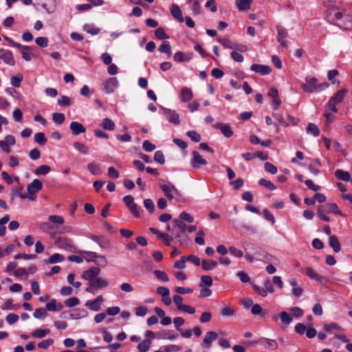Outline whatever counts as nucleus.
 <instances>
[{"instance_id": "f257e3e1", "label": "nucleus", "mask_w": 352, "mask_h": 352, "mask_svg": "<svg viewBox=\"0 0 352 352\" xmlns=\"http://www.w3.org/2000/svg\"><path fill=\"white\" fill-rule=\"evenodd\" d=\"M100 269L98 267H92L85 271L82 278L88 280L89 285L94 288H104L108 286V281L103 278L98 277Z\"/></svg>"}, {"instance_id": "f03ea898", "label": "nucleus", "mask_w": 352, "mask_h": 352, "mask_svg": "<svg viewBox=\"0 0 352 352\" xmlns=\"http://www.w3.org/2000/svg\"><path fill=\"white\" fill-rule=\"evenodd\" d=\"M328 82L318 83V80L314 76H307L305 82L301 85L302 89L307 93L320 92L329 87Z\"/></svg>"}, {"instance_id": "7ed1b4c3", "label": "nucleus", "mask_w": 352, "mask_h": 352, "mask_svg": "<svg viewBox=\"0 0 352 352\" xmlns=\"http://www.w3.org/2000/svg\"><path fill=\"white\" fill-rule=\"evenodd\" d=\"M347 92L348 91L346 89H342L338 91L326 104V108L334 113H337L338 109L336 108V105L342 102Z\"/></svg>"}, {"instance_id": "20e7f679", "label": "nucleus", "mask_w": 352, "mask_h": 352, "mask_svg": "<svg viewBox=\"0 0 352 352\" xmlns=\"http://www.w3.org/2000/svg\"><path fill=\"white\" fill-rule=\"evenodd\" d=\"M54 244L56 247L70 252H78L73 241L67 237L58 236L56 239Z\"/></svg>"}, {"instance_id": "39448f33", "label": "nucleus", "mask_w": 352, "mask_h": 352, "mask_svg": "<svg viewBox=\"0 0 352 352\" xmlns=\"http://www.w3.org/2000/svg\"><path fill=\"white\" fill-rule=\"evenodd\" d=\"M43 188V183L38 179H35L31 184L28 186L27 198L34 201L36 199V193L41 190Z\"/></svg>"}, {"instance_id": "423d86ee", "label": "nucleus", "mask_w": 352, "mask_h": 352, "mask_svg": "<svg viewBox=\"0 0 352 352\" xmlns=\"http://www.w3.org/2000/svg\"><path fill=\"white\" fill-rule=\"evenodd\" d=\"M65 318L69 319H80L85 318L87 316L85 309H69L63 313Z\"/></svg>"}, {"instance_id": "0eeeda50", "label": "nucleus", "mask_w": 352, "mask_h": 352, "mask_svg": "<svg viewBox=\"0 0 352 352\" xmlns=\"http://www.w3.org/2000/svg\"><path fill=\"white\" fill-rule=\"evenodd\" d=\"M157 293L162 296V301L166 306H169L171 302V298H170L169 289L164 286H160L157 288Z\"/></svg>"}, {"instance_id": "6e6552de", "label": "nucleus", "mask_w": 352, "mask_h": 352, "mask_svg": "<svg viewBox=\"0 0 352 352\" xmlns=\"http://www.w3.org/2000/svg\"><path fill=\"white\" fill-rule=\"evenodd\" d=\"M104 91L106 94H111L118 87V81L116 78L111 77L103 82Z\"/></svg>"}, {"instance_id": "1a4fd4ad", "label": "nucleus", "mask_w": 352, "mask_h": 352, "mask_svg": "<svg viewBox=\"0 0 352 352\" xmlns=\"http://www.w3.org/2000/svg\"><path fill=\"white\" fill-rule=\"evenodd\" d=\"M217 338V333L212 331H208L205 335L201 345L205 349H210L211 347L212 342L216 340Z\"/></svg>"}, {"instance_id": "9d476101", "label": "nucleus", "mask_w": 352, "mask_h": 352, "mask_svg": "<svg viewBox=\"0 0 352 352\" xmlns=\"http://www.w3.org/2000/svg\"><path fill=\"white\" fill-rule=\"evenodd\" d=\"M192 159L191 160V166L194 168H199L200 166L206 165L208 164L207 161L202 158L199 153L197 151H193L192 153Z\"/></svg>"}, {"instance_id": "9b49d317", "label": "nucleus", "mask_w": 352, "mask_h": 352, "mask_svg": "<svg viewBox=\"0 0 352 352\" xmlns=\"http://www.w3.org/2000/svg\"><path fill=\"white\" fill-rule=\"evenodd\" d=\"M0 58L2 59L5 63L10 65H14L15 61L12 53L10 50L1 49L0 50Z\"/></svg>"}, {"instance_id": "f8f14e48", "label": "nucleus", "mask_w": 352, "mask_h": 352, "mask_svg": "<svg viewBox=\"0 0 352 352\" xmlns=\"http://www.w3.org/2000/svg\"><path fill=\"white\" fill-rule=\"evenodd\" d=\"M267 96L273 99L272 106L274 110L278 109L281 104V100L278 96V91L276 88H270L268 91Z\"/></svg>"}, {"instance_id": "ddd939ff", "label": "nucleus", "mask_w": 352, "mask_h": 352, "mask_svg": "<svg viewBox=\"0 0 352 352\" xmlns=\"http://www.w3.org/2000/svg\"><path fill=\"white\" fill-rule=\"evenodd\" d=\"M250 69L261 75H267L271 73L272 69L268 65H263L260 64H253L250 67Z\"/></svg>"}, {"instance_id": "4468645a", "label": "nucleus", "mask_w": 352, "mask_h": 352, "mask_svg": "<svg viewBox=\"0 0 352 352\" xmlns=\"http://www.w3.org/2000/svg\"><path fill=\"white\" fill-rule=\"evenodd\" d=\"M162 109L170 122L174 124H179L180 123L179 114L175 111H172L167 108Z\"/></svg>"}, {"instance_id": "2eb2a0df", "label": "nucleus", "mask_w": 352, "mask_h": 352, "mask_svg": "<svg viewBox=\"0 0 352 352\" xmlns=\"http://www.w3.org/2000/svg\"><path fill=\"white\" fill-rule=\"evenodd\" d=\"M277 33V40L280 43L281 47L285 49L287 48V43L285 41V38L287 36V31L285 28L278 25Z\"/></svg>"}, {"instance_id": "dca6fc26", "label": "nucleus", "mask_w": 352, "mask_h": 352, "mask_svg": "<svg viewBox=\"0 0 352 352\" xmlns=\"http://www.w3.org/2000/svg\"><path fill=\"white\" fill-rule=\"evenodd\" d=\"M162 190L164 192L165 196L168 200H172L174 197L173 192L178 194V190L173 186H169L166 184H162L160 186Z\"/></svg>"}, {"instance_id": "f3484780", "label": "nucleus", "mask_w": 352, "mask_h": 352, "mask_svg": "<svg viewBox=\"0 0 352 352\" xmlns=\"http://www.w3.org/2000/svg\"><path fill=\"white\" fill-rule=\"evenodd\" d=\"M214 128L219 129L223 135L228 138H230L233 135V131L230 125L219 122L213 125Z\"/></svg>"}, {"instance_id": "a211bd4d", "label": "nucleus", "mask_w": 352, "mask_h": 352, "mask_svg": "<svg viewBox=\"0 0 352 352\" xmlns=\"http://www.w3.org/2000/svg\"><path fill=\"white\" fill-rule=\"evenodd\" d=\"M258 343L264 346L266 349L269 350H275L278 346V343L276 340L264 338H261L258 341Z\"/></svg>"}, {"instance_id": "6ab92c4d", "label": "nucleus", "mask_w": 352, "mask_h": 352, "mask_svg": "<svg viewBox=\"0 0 352 352\" xmlns=\"http://www.w3.org/2000/svg\"><path fill=\"white\" fill-rule=\"evenodd\" d=\"M173 223L174 224L175 227L177 228L176 237L180 238L181 234L184 233L186 230L187 229V225L179 219H175L173 221Z\"/></svg>"}, {"instance_id": "aec40b11", "label": "nucleus", "mask_w": 352, "mask_h": 352, "mask_svg": "<svg viewBox=\"0 0 352 352\" xmlns=\"http://www.w3.org/2000/svg\"><path fill=\"white\" fill-rule=\"evenodd\" d=\"M170 13L172 16L179 22L183 23L184 18L183 17L181 9L177 5L173 4L170 7Z\"/></svg>"}, {"instance_id": "412c9836", "label": "nucleus", "mask_w": 352, "mask_h": 352, "mask_svg": "<svg viewBox=\"0 0 352 352\" xmlns=\"http://www.w3.org/2000/svg\"><path fill=\"white\" fill-rule=\"evenodd\" d=\"M278 318H280L281 322L284 325H288L292 322V318L286 311H282L280 315H274L272 319L276 321Z\"/></svg>"}, {"instance_id": "4be33fe9", "label": "nucleus", "mask_w": 352, "mask_h": 352, "mask_svg": "<svg viewBox=\"0 0 352 352\" xmlns=\"http://www.w3.org/2000/svg\"><path fill=\"white\" fill-rule=\"evenodd\" d=\"M70 129L72 131V134L74 135H78L86 131L85 127L78 122H72L70 124Z\"/></svg>"}, {"instance_id": "5701e85b", "label": "nucleus", "mask_w": 352, "mask_h": 352, "mask_svg": "<svg viewBox=\"0 0 352 352\" xmlns=\"http://www.w3.org/2000/svg\"><path fill=\"white\" fill-rule=\"evenodd\" d=\"M323 208L325 209V212L327 213L332 212L336 214H339L342 217H344V215L339 210L337 204L335 203H327L324 204Z\"/></svg>"}, {"instance_id": "b1692460", "label": "nucleus", "mask_w": 352, "mask_h": 352, "mask_svg": "<svg viewBox=\"0 0 352 352\" xmlns=\"http://www.w3.org/2000/svg\"><path fill=\"white\" fill-rule=\"evenodd\" d=\"M192 57V54H185L181 51L177 52L173 59L175 62H187L189 61Z\"/></svg>"}, {"instance_id": "393cba45", "label": "nucleus", "mask_w": 352, "mask_h": 352, "mask_svg": "<svg viewBox=\"0 0 352 352\" xmlns=\"http://www.w3.org/2000/svg\"><path fill=\"white\" fill-rule=\"evenodd\" d=\"M193 96L192 91L188 87H183L181 90L180 100L183 102H186L192 99Z\"/></svg>"}, {"instance_id": "a878e982", "label": "nucleus", "mask_w": 352, "mask_h": 352, "mask_svg": "<svg viewBox=\"0 0 352 352\" xmlns=\"http://www.w3.org/2000/svg\"><path fill=\"white\" fill-rule=\"evenodd\" d=\"M329 245L333 248L335 252H339L341 250V245L338 237L335 235L329 236Z\"/></svg>"}, {"instance_id": "bb28decb", "label": "nucleus", "mask_w": 352, "mask_h": 352, "mask_svg": "<svg viewBox=\"0 0 352 352\" xmlns=\"http://www.w3.org/2000/svg\"><path fill=\"white\" fill-rule=\"evenodd\" d=\"M306 274L311 278L319 281L322 282L324 280H325V278L322 276L319 275L317 274L311 267H307L305 269Z\"/></svg>"}, {"instance_id": "cd10ccee", "label": "nucleus", "mask_w": 352, "mask_h": 352, "mask_svg": "<svg viewBox=\"0 0 352 352\" xmlns=\"http://www.w3.org/2000/svg\"><path fill=\"white\" fill-rule=\"evenodd\" d=\"M335 176L340 180H342L344 182H349L351 179V175L347 171H344L341 169H337L335 171Z\"/></svg>"}, {"instance_id": "c85d7f7f", "label": "nucleus", "mask_w": 352, "mask_h": 352, "mask_svg": "<svg viewBox=\"0 0 352 352\" xmlns=\"http://www.w3.org/2000/svg\"><path fill=\"white\" fill-rule=\"evenodd\" d=\"M103 300V297L100 295L94 300H87L85 303V306L90 307L91 308H100Z\"/></svg>"}, {"instance_id": "c756f323", "label": "nucleus", "mask_w": 352, "mask_h": 352, "mask_svg": "<svg viewBox=\"0 0 352 352\" xmlns=\"http://www.w3.org/2000/svg\"><path fill=\"white\" fill-rule=\"evenodd\" d=\"M201 266L202 269L205 271L212 270L217 266V262L203 259L201 261Z\"/></svg>"}, {"instance_id": "7c9ffc66", "label": "nucleus", "mask_w": 352, "mask_h": 352, "mask_svg": "<svg viewBox=\"0 0 352 352\" xmlns=\"http://www.w3.org/2000/svg\"><path fill=\"white\" fill-rule=\"evenodd\" d=\"M306 131L309 134L313 135L314 137H318L320 135V129L316 124L309 123L307 126Z\"/></svg>"}, {"instance_id": "2f4dec72", "label": "nucleus", "mask_w": 352, "mask_h": 352, "mask_svg": "<svg viewBox=\"0 0 352 352\" xmlns=\"http://www.w3.org/2000/svg\"><path fill=\"white\" fill-rule=\"evenodd\" d=\"M65 260V256L63 254L55 253L52 254L45 263L54 264L62 262Z\"/></svg>"}, {"instance_id": "473e14b6", "label": "nucleus", "mask_w": 352, "mask_h": 352, "mask_svg": "<svg viewBox=\"0 0 352 352\" xmlns=\"http://www.w3.org/2000/svg\"><path fill=\"white\" fill-rule=\"evenodd\" d=\"M158 50L161 53H166L167 56L169 58L172 54L171 47L169 42L163 43L158 48Z\"/></svg>"}, {"instance_id": "72a5a7b5", "label": "nucleus", "mask_w": 352, "mask_h": 352, "mask_svg": "<svg viewBox=\"0 0 352 352\" xmlns=\"http://www.w3.org/2000/svg\"><path fill=\"white\" fill-rule=\"evenodd\" d=\"M236 4L239 10L250 9L251 2L250 0H236Z\"/></svg>"}, {"instance_id": "f704fd0d", "label": "nucleus", "mask_w": 352, "mask_h": 352, "mask_svg": "<svg viewBox=\"0 0 352 352\" xmlns=\"http://www.w3.org/2000/svg\"><path fill=\"white\" fill-rule=\"evenodd\" d=\"M241 305L246 308H261L260 305L254 304L252 299L250 298H246L241 300Z\"/></svg>"}, {"instance_id": "c9c22d12", "label": "nucleus", "mask_w": 352, "mask_h": 352, "mask_svg": "<svg viewBox=\"0 0 352 352\" xmlns=\"http://www.w3.org/2000/svg\"><path fill=\"white\" fill-rule=\"evenodd\" d=\"M151 341L148 339L144 340L138 345L140 352H147L151 346Z\"/></svg>"}, {"instance_id": "e433bc0d", "label": "nucleus", "mask_w": 352, "mask_h": 352, "mask_svg": "<svg viewBox=\"0 0 352 352\" xmlns=\"http://www.w3.org/2000/svg\"><path fill=\"white\" fill-rule=\"evenodd\" d=\"M87 168L94 175H100L102 173L100 166L98 164L94 163L89 164L87 166Z\"/></svg>"}, {"instance_id": "4c0bfd02", "label": "nucleus", "mask_w": 352, "mask_h": 352, "mask_svg": "<svg viewBox=\"0 0 352 352\" xmlns=\"http://www.w3.org/2000/svg\"><path fill=\"white\" fill-rule=\"evenodd\" d=\"M153 273L159 280L162 282H168L169 280L167 274L164 271L155 270H154Z\"/></svg>"}, {"instance_id": "58836bf2", "label": "nucleus", "mask_w": 352, "mask_h": 352, "mask_svg": "<svg viewBox=\"0 0 352 352\" xmlns=\"http://www.w3.org/2000/svg\"><path fill=\"white\" fill-rule=\"evenodd\" d=\"M83 30L91 35H96L100 32V29L99 28L93 26L89 24H85L83 26Z\"/></svg>"}, {"instance_id": "ea45409f", "label": "nucleus", "mask_w": 352, "mask_h": 352, "mask_svg": "<svg viewBox=\"0 0 352 352\" xmlns=\"http://www.w3.org/2000/svg\"><path fill=\"white\" fill-rule=\"evenodd\" d=\"M79 252L84 255V258L87 262L95 261L98 258V254L94 252L85 251Z\"/></svg>"}, {"instance_id": "a19ab883", "label": "nucleus", "mask_w": 352, "mask_h": 352, "mask_svg": "<svg viewBox=\"0 0 352 352\" xmlns=\"http://www.w3.org/2000/svg\"><path fill=\"white\" fill-rule=\"evenodd\" d=\"M102 126L104 129L112 131L115 128L114 122L109 118H105L102 120Z\"/></svg>"}, {"instance_id": "79ce46f5", "label": "nucleus", "mask_w": 352, "mask_h": 352, "mask_svg": "<svg viewBox=\"0 0 352 352\" xmlns=\"http://www.w3.org/2000/svg\"><path fill=\"white\" fill-rule=\"evenodd\" d=\"M74 146L76 150L82 153L87 154L89 153L88 147L83 143L76 142L74 143Z\"/></svg>"}, {"instance_id": "37998d69", "label": "nucleus", "mask_w": 352, "mask_h": 352, "mask_svg": "<svg viewBox=\"0 0 352 352\" xmlns=\"http://www.w3.org/2000/svg\"><path fill=\"white\" fill-rule=\"evenodd\" d=\"M324 330L326 332H331L333 330H338V331H342L343 330L341 327H340L337 323L336 322H331L329 324H326L324 326Z\"/></svg>"}, {"instance_id": "c03bdc74", "label": "nucleus", "mask_w": 352, "mask_h": 352, "mask_svg": "<svg viewBox=\"0 0 352 352\" xmlns=\"http://www.w3.org/2000/svg\"><path fill=\"white\" fill-rule=\"evenodd\" d=\"M52 119L57 124H62L65 120V115L61 113H54L52 114Z\"/></svg>"}, {"instance_id": "a18cd8bd", "label": "nucleus", "mask_w": 352, "mask_h": 352, "mask_svg": "<svg viewBox=\"0 0 352 352\" xmlns=\"http://www.w3.org/2000/svg\"><path fill=\"white\" fill-rule=\"evenodd\" d=\"M56 7V0H45V10L47 12H54L55 11Z\"/></svg>"}, {"instance_id": "49530a36", "label": "nucleus", "mask_w": 352, "mask_h": 352, "mask_svg": "<svg viewBox=\"0 0 352 352\" xmlns=\"http://www.w3.org/2000/svg\"><path fill=\"white\" fill-rule=\"evenodd\" d=\"M252 315L254 316L255 318L260 319L264 318L265 316L267 314V309H250Z\"/></svg>"}, {"instance_id": "de8ad7c7", "label": "nucleus", "mask_w": 352, "mask_h": 352, "mask_svg": "<svg viewBox=\"0 0 352 352\" xmlns=\"http://www.w3.org/2000/svg\"><path fill=\"white\" fill-rule=\"evenodd\" d=\"M79 299L76 297H72L65 300L63 306L73 307L79 304Z\"/></svg>"}, {"instance_id": "09e8293b", "label": "nucleus", "mask_w": 352, "mask_h": 352, "mask_svg": "<svg viewBox=\"0 0 352 352\" xmlns=\"http://www.w3.org/2000/svg\"><path fill=\"white\" fill-rule=\"evenodd\" d=\"M212 285V279L210 276L203 275L201 276V283L199 287H203L204 285L211 286Z\"/></svg>"}, {"instance_id": "8fccbe9b", "label": "nucleus", "mask_w": 352, "mask_h": 352, "mask_svg": "<svg viewBox=\"0 0 352 352\" xmlns=\"http://www.w3.org/2000/svg\"><path fill=\"white\" fill-rule=\"evenodd\" d=\"M174 303L177 306V308H192L189 305L182 304L183 298L179 295H175L173 298Z\"/></svg>"}, {"instance_id": "3c124183", "label": "nucleus", "mask_w": 352, "mask_h": 352, "mask_svg": "<svg viewBox=\"0 0 352 352\" xmlns=\"http://www.w3.org/2000/svg\"><path fill=\"white\" fill-rule=\"evenodd\" d=\"M21 53L22 55V58L27 60L30 61L32 58V54L30 53V47L28 46H25L23 47V49L21 50Z\"/></svg>"}, {"instance_id": "603ef678", "label": "nucleus", "mask_w": 352, "mask_h": 352, "mask_svg": "<svg viewBox=\"0 0 352 352\" xmlns=\"http://www.w3.org/2000/svg\"><path fill=\"white\" fill-rule=\"evenodd\" d=\"M258 184L261 186L266 187L270 190H274L276 189V186L272 182L263 178L259 179Z\"/></svg>"}, {"instance_id": "864d4df0", "label": "nucleus", "mask_w": 352, "mask_h": 352, "mask_svg": "<svg viewBox=\"0 0 352 352\" xmlns=\"http://www.w3.org/2000/svg\"><path fill=\"white\" fill-rule=\"evenodd\" d=\"M218 42L221 43L225 48H228L231 50L233 49V46L234 45L235 43L226 38H218Z\"/></svg>"}, {"instance_id": "5fc2aeb1", "label": "nucleus", "mask_w": 352, "mask_h": 352, "mask_svg": "<svg viewBox=\"0 0 352 352\" xmlns=\"http://www.w3.org/2000/svg\"><path fill=\"white\" fill-rule=\"evenodd\" d=\"M192 1V10L194 15H198L201 13V5L199 0H189Z\"/></svg>"}, {"instance_id": "6e6d98bb", "label": "nucleus", "mask_w": 352, "mask_h": 352, "mask_svg": "<svg viewBox=\"0 0 352 352\" xmlns=\"http://www.w3.org/2000/svg\"><path fill=\"white\" fill-rule=\"evenodd\" d=\"M58 104L60 107H69L71 104V100L68 96L63 95L58 100Z\"/></svg>"}, {"instance_id": "4d7b16f0", "label": "nucleus", "mask_w": 352, "mask_h": 352, "mask_svg": "<svg viewBox=\"0 0 352 352\" xmlns=\"http://www.w3.org/2000/svg\"><path fill=\"white\" fill-rule=\"evenodd\" d=\"M186 135L195 142H199L201 140L200 134L195 131H189Z\"/></svg>"}, {"instance_id": "13d9d810", "label": "nucleus", "mask_w": 352, "mask_h": 352, "mask_svg": "<svg viewBox=\"0 0 352 352\" xmlns=\"http://www.w3.org/2000/svg\"><path fill=\"white\" fill-rule=\"evenodd\" d=\"M23 80V76L21 74L17 76H13L11 78V84L14 87H19L21 86V81Z\"/></svg>"}, {"instance_id": "bf43d9fd", "label": "nucleus", "mask_w": 352, "mask_h": 352, "mask_svg": "<svg viewBox=\"0 0 352 352\" xmlns=\"http://www.w3.org/2000/svg\"><path fill=\"white\" fill-rule=\"evenodd\" d=\"M160 349H164L166 352H179L181 351V347L176 344H170L168 346H163Z\"/></svg>"}, {"instance_id": "052dcab7", "label": "nucleus", "mask_w": 352, "mask_h": 352, "mask_svg": "<svg viewBox=\"0 0 352 352\" xmlns=\"http://www.w3.org/2000/svg\"><path fill=\"white\" fill-rule=\"evenodd\" d=\"M144 206L148 210L150 213H153L155 211V205L152 199H146L144 200Z\"/></svg>"}, {"instance_id": "680f3d73", "label": "nucleus", "mask_w": 352, "mask_h": 352, "mask_svg": "<svg viewBox=\"0 0 352 352\" xmlns=\"http://www.w3.org/2000/svg\"><path fill=\"white\" fill-rule=\"evenodd\" d=\"M154 160L159 164H164L165 163V159L163 152L162 151H156L154 155Z\"/></svg>"}, {"instance_id": "e2e57ef3", "label": "nucleus", "mask_w": 352, "mask_h": 352, "mask_svg": "<svg viewBox=\"0 0 352 352\" xmlns=\"http://www.w3.org/2000/svg\"><path fill=\"white\" fill-rule=\"evenodd\" d=\"M14 274L16 277H24V279H28V273L25 268H19L14 272Z\"/></svg>"}, {"instance_id": "0e129e2a", "label": "nucleus", "mask_w": 352, "mask_h": 352, "mask_svg": "<svg viewBox=\"0 0 352 352\" xmlns=\"http://www.w3.org/2000/svg\"><path fill=\"white\" fill-rule=\"evenodd\" d=\"M155 36L160 39V40H162V39H166V38H168V35L166 34L164 28H157L155 31Z\"/></svg>"}, {"instance_id": "69168bd1", "label": "nucleus", "mask_w": 352, "mask_h": 352, "mask_svg": "<svg viewBox=\"0 0 352 352\" xmlns=\"http://www.w3.org/2000/svg\"><path fill=\"white\" fill-rule=\"evenodd\" d=\"M265 171L274 175L277 173V168L270 162H265L264 164Z\"/></svg>"}, {"instance_id": "338daca9", "label": "nucleus", "mask_w": 352, "mask_h": 352, "mask_svg": "<svg viewBox=\"0 0 352 352\" xmlns=\"http://www.w3.org/2000/svg\"><path fill=\"white\" fill-rule=\"evenodd\" d=\"M48 219L54 223L60 224V225H62L64 223L63 217L61 216H59V215H50L48 217Z\"/></svg>"}, {"instance_id": "774afa93", "label": "nucleus", "mask_w": 352, "mask_h": 352, "mask_svg": "<svg viewBox=\"0 0 352 352\" xmlns=\"http://www.w3.org/2000/svg\"><path fill=\"white\" fill-rule=\"evenodd\" d=\"M142 148L146 152H151L155 150V146L148 140H144L142 144Z\"/></svg>"}]
</instances>
